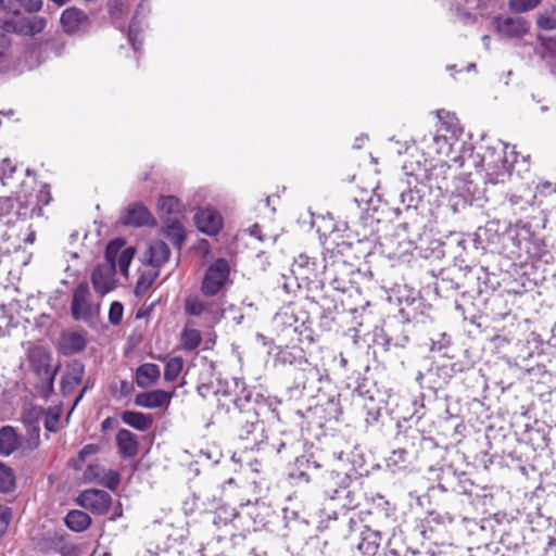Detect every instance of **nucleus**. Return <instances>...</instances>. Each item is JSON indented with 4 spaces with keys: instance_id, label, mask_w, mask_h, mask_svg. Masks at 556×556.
Here are the masks:
<instances>
[{
    "instance_id": "b1692460",
    "label": "nucleus",
    "mask_w": 556,
    "mask_h": 556,
    "mask_svg": "<svg viewBox=\"0 0 556 556\" xmlns=\"http://www.w3.org/2000/svg\"><path fill=\"white\" fill-rule=\"evenodd\" d=\"M15 208V215L17 218H31L34 213L37 212V214H40L41 208L40 207H34L30 213L27 212L26 207H23L15 199L13 198H1L0 199V212L2 215L11 214Z\"/></svg>"
},
{
    "instance_id": "393cba45",
    "label": "nucleus",
    "mask_w": 556,
    "mask_h": 556,
    "mask_svg": "<svg viewBox=\"0 0 556 556\" xmlns=\"http://www.w3.org/2000/svg\"><path fill=\"white\" fill-rule=\"evenodd\" d=\"M64 522L70 530L74 532H83L91 525V518L83 510L73 509L67 513Z\"/></svg>"
},
{
    "instance_id": "a18cd8bd",
    "label": "nucleus",
    "mask_w": 556,
    "mask_h": 556,
    "mask_svg": "<svg viewBox=\"0 0 556 556\" xmlns=\"http://www.w3.org/2000/svg\"><path fill=\"white\" fill-rule=\"evenodd\" d=\"M124 307L122 303L115 301L111 304L109 311V320L112 325H118L122 321Z\"/></svg>"
},
{
    "instance_id": "4d7b16f0",
    "label": "nucleus",
    "mask_w": 556,
    "mask_h": 556,
    "mask_svg": "<svg viewBox=\"0 0 556 556\" xmlns=\"http://www.w3.org/2000/svg\"><path fill=\"white\" fill-rule=\"evenodd\" d=\"M61 556H77V548L74 545H64L60 548Z\"/></svg>"
},
{
    "instance_id": "0eeeda50",
    "label": "nucleus",
    "mask_w": 556,
    "mask_h": 556,
    "mask_svg": "<svg viewBox=\"0 0 556 556\" xmlns=\"http://www.w3.org/2000/svg\"><path fill=\"white\" fill-rule=\"evenodd\" d=\"M494 25L497 34L508 39H521L531 28V23L523 16H497Z\"/></svg>"
},
{
    "instance_id": "774afa93",
    "label": "nucleus",
    "mask_w": 556,
    "mask_h": 556,
    "mask_svg": "<svg viewBox=\"0 0 556 556\" xmlns=\"http://www.w3.org/2000/svg\"><path fill=\"white\" fill-rule=\"evenodd\" d=\"M285 446V443H280L279 446L277 447V452L280 453Z\"/></svg>"
},
{
    "instance_id": "3c124183",
    "label": "nucleus",
    "mask_w": 556,
    "mask_h": 556,
    "mask_svg": "<svg viewBox=\"0 0 556 556\" xmlns=\"http://www.w3.org/2000/svg\"><path fill=\"white\" fill-rule=\"evenodd\" d=\"M364 388H365L364 384H359L354 390V392H353L354 400L359 399L364 403H366L368 401L370 404H374L375 397L370 394L369 390H365Z\"/></svg>"
},
{
    "instance_id": "09e8293b",
    "label": "nucleus",
    "mask_w": 556,
    "mask_h": 556,
    "mask_svg": "<svg viewBox=\"0 0 556 556\" xmlns=\"http://www.w3.org/2000/svg\"><path fill=\"white\" fill-rule=\"evenodd\" d=\"M0 9L8 13L18 15L21 12V0H0Z\"/></svg>"
},
{
    "instance_id": "7c9ffc66",
    "label": "nucleus",
    "mask_w": 556,
    "mask_h": 556,
    "mask_svg": "<svg viewBox=\"0 0 556 556\" xmlns=\"http://www.w3.org/2000/svg\"><path fill=\"white\" fill-rule=\"evenodd\" d=\"M409 340L406 326L396 324V326L387 334V344L397 348H404Z\"/></svg>"
},
{
    "instance_id": "aec40b11",
    "label": "nucleus",
    "mask_w": 556,
    "mask_h": 556,
    "mask_svg": "<svg viewBox=\"0 0 556 556\" xmlns=\"http://www.w3.org/2000/svg\"><path fill=\"white\" fill-rule=\"evenodd\" d=\"M161 377L160 367L153 363H144L136 369L135 380L139 388L147 389L155 384Z\"/></svg>"
},
{
    "instance_id": "6e6d98bb",
    "label": "nucleus",
    "mask_w": 556,
    "mask_h": 556,
    "mask_svg": "<svg viewBox=\"0 0 556 556\" xmlns=\"http://www.w3.org/2000/svg\"><path fill=\"white\" fill-rule=\"evenodd\" d=\"M457 16L464 23H471L475 21V16L470 12L462 10V9L457 10Z\"/></svg>"
},
{
    "instance_id": "1a4fd4ad",
    "label": "nucleus",
    "mask_w": 556,
    "mask_h": 556,
    "mask_svg": "<svg viewBox=\"0 0 556 556\" xmlns=\"http://www.w3.org/2000/svg\"><path fill=\"white\" fill-rule=\"evenodd\" d=\"M48 21L43 16H20L15 20L8 21L5 23V29L20 36L33 37L41 34L45 30Z\"/></svg>"
},
{
    "instance_id": "58836bf2",
    "label": "nucleus",
    "mask_w": 556,
    "mask_h": 556,
    "mask_svg": "<svg viewBox=\"0 0 556 556\" xmlns=\"http://www.w3.org/2000/svg\"><path fill=\"white\" fill-rule=\"evenodd\" d=\"M45 414L46 416L42 418L45 428L49 432H56L61 417V409L56 407H49L48 409H45Z\"/></svg>"
},
{
    "instance_id": "864d4df0",
    "label": "nucleus",
    "mask_w": 556,
    "mask_h": 556,
    "mask_svg": "<svg viewBox=\"0 0 556 556\" xmlns=\"http://www.w3.org/2000/svg\"><path fill=\"white\" fill-rule=\"evenodd\" d=\"M364 407L367 409V424H372L377 421L378 418L380 417V410L377 407L376 402L374 404L369 403V406L367 405V403H364Z\"/></svg>"
},
{
    "instance_id": "2eb2a0df",
    "label": "nucleus",
    "mask_w": 556,
    "mask_h": 556,
    "mask_svg": "<svg viewBox=\"0 0 556 556\" xmlns=\"http://www.w3.org/2000/svg\"><path fill=\"white\" fill-rule=\"evenodd\" d=\"M382 539L383 533L381 531L365 527L361 533L357 549L365 556H375L379 551Z\"/></svg>"
},
{
    "instance_id": "bf43d9fd",
    "label": "nucleus",
    "mask_w": 556,
    "mask_h": 556,
    "mask_svg": "<svg viewBox=\"0 0 556 556\" xmlns=\"http://www.w3.org/2000/svg\"><path fill=\"white\" fill-rule=\"evenodd\" d=\"M508 200L511 206H519L521 210L523 208V204H528L522 197L516 194H511Z\"/></svg>"
},
{
    "instance_id": "cd10ccee",
    "label": "nucleus",
    "mask_w": 556,
    "mask_h": 556,
    "mask_svg": "<svg viewBox=\"0 0 556 556\" xmlns=\"http://www.w3.org/2000/svg\"><path fill=\"white\" fill-rule=\"evenodd\" d=\"M159 274L160 271L156 268L143 270L140 274L135 287L136 296H142L152 287V285L159 277Z\"/></svg>"
},
{
    "instance_id": "a19ab883",
    "label": "nucleus",
    "mask_w": 556,
    "mask_h": 556,
    "mask_svg": "<svg viewBox=\"0 0 556 556\" xmlns=\"http://www.w3.org/2000/svg\"><path fill=\"white\" fill-rule=\"evenodd\" d=\"M179 201L173 195L161 197L157 202L159 210L164 214H173L178 211Z\"/></svg>"
},
{
    "instance_id": "69168bd1",
    "label": "nucleus",
    "mask_w": 556,
    "mask_h": 556,
    "mask_svg": "<svg viewBox=\"0 0 556 556\" xmlns=\"http://www.w3.org/2000/svg\"><path fill=\"white\" fill-rule=\"evenodd\" d=\"M50 1L53 2L54 4H56L58 7H63L70 2V0H50Z\"/></svg>"
},
{
    "instance_id": "f3484780",
    "label": "nucleus",
    "mask_w": 556,
    "mask_h": 556,
    "mask_svg": "<svg viewBox=\"0 0 556 556\" xmlns=\"http://www.w3.org/2000/svg\"><path fill=\"white\" fill-rule=\"evenodd\" d=\"M118 453L124 458H132L139 452V442L135 433L127 429H119L116 433Z\"/></svg>"
},
{
    "instance_id": "a878e982",
    "label": "nucleus",
    "mask_w": 556,
    "mask_h": 556,
    "mask_svg": "<svg viewBox=\"0 0 556 556\" xmlns=\"http://www.w3.org/2000/svg\"><path fill=\"white\" fill-rule=\"evenodd\" d=\"M332 458H333V455L331 456V458H329L327 460L326 465L318 463L314 458V455H312L309 458H298L296 464L299 465V467H305V470L300 471L299 473H292L291 476L296 477L299 479H303L305 482H308L311 479L309 471L317 470V469H320L321 467L326 466L327 472L323 476V478H324L326 475H328V472L330 470V467H328V464H329V462L332 460Z\"/></svg>"
},
{
    "instance_id": "7ed1b4c3",
    "label": "nucleus",
    "mask_w": 556,
    "mask_h": 556,
    "mask_svg": "<svg viewBox=\"0 0 556 556\" xmlns=\"http://www.w3.org/2000/svg\"><path fill=\"white\" fill-rule=\"evenodd\" d=\"M482 166L485 170V182L492 185L504 182L510 176L513 167L504 149H488L482 157Z\"/></svg>"
},
{
    "instance_id": "052dcab7",
    "label": "nucleus",
    "mask_w": 556,
    "mask_h": 556,
    "mask_svg": "<svg viewBox=\"0 0 556 556\" xmlns=\"http://www.w3.org/2000/svg\"><path fill=\"white\" fill-rule=\"evenodd\" d=\"M115 425H116V420H115L114 418H112V417H106V418L102 421V424H101V430H102L103 432H106V431H109V430L113 429V428L115 427Z\"/></svg>"
},
{
    "instance_id": "39448f33",
    "label": "nucleus",
    "mask_w": 556,
    "mask_h": 556,
    "mask_svg": "<svg viewBox=\"0 0 556 556\" xmlns=\"http://www.w3.org/2000/svg\"><path fill=\"white\" fill-rule=\"evenodd\" d=\"M230 274L229 263L225 258H217L206 270L201 291L205 296L216 295L228 281Z\"/></svg>"
},
{
    "instance_id": "9b49d317",
    "label": "nucleus",
    "mask_w": 556,
    "mask_h": 556,
    "mask_svg": "<svg viewBox=\"0 0 556 556\" xmlns=\"http://www.w3.org/2000/svg\"><path fill=\"white\" fill-rule=\"evenodd\" d=\"M61 25L66 34H76L89 26L87 14L77 8H67L61 14Z\"/></svg>"
},
{
    "instance_id": "dca6fc26",
    "label": "nucleus",
    "mask_w": 556,
    "mask_h": 556,
    "mask_svg": "<svg viewBox=\"0 0 556 556\" xmlns=\"http://www.w3.org/2000/svg\"><path fill=\"white\" fill-rule=\"evenodd\" d=\"M318 265L316 261L306 254H300L294 258L291 271L296 279L312 280L317 276Z\"/></svg>"
},
{
    "instance_id": "c03bdc74",
    "label": "nucleus",
    "mask_w": 556,
    "mask_h": 556,
    "mask_svg": "<svg viewBox=\"0 0 556 556\" xmlns=\"http://www.w3.org/2000/svg\"><path fill=\"white\" fill-rule=\"evenodd\" d=\"M100 447L97 444H87L78 453L77 459L75 460V468H80V465L85 463L86 458L90 455L99 453Z\"/></svg>"
},
{
    "instance_id": "f8f14e48",
    "label": "nucleus",
    "mask_w": 556,
    "mask_h": 556,
    "mask_svg": "<svg viewBox=\"0 0 556 556\" xmlns=\"http://www.w3.org/2000/svg\"><path fill=\"white\" fill-rule=\"evenodd\" d=\"M194 223L201 232L207 235L217 233L223 226V218L213 208H200L194 215Z\"/></svg>"
},
{
    "instance_id": "412c9836",
    "label": "nucleus",
    "mask_w": 556,
    "mask_h": 556,
    "mask_svg": "<svg viewBox=\"0 0 556 556\" xmlns=\"http://www.w3.org/2000/svg\"><path fill=\"white\" fill-rule=\"evenodd\" d=\"M87 338L84 331H72L63 333L60 345L65 355H71L83 351L86 348Z\"/></svg>"
},
{
    "instance_id": "6e6552de",
    "label": "nucleus",
    "mask_w": 556,
    "mask_h": 556,
    "mask_svg": "<svg viewBox=\"0 0 556 556\" xmlns=\"http://www.w3.org/2000/svg\"><path fill=\"white\" fill-rule=\"evenodd\" d=\"M77 503L96 515H104L111 506L112 497L106 491L89 489L79 494Z\"/></svg>"
},
{
    "instance_id": "bb28decb",
    "label": "nucleus",
    "mask_w": 556,
    "mask_h": 556,
    "mask_svg": "<svg viewBox=\"0 0 556 556\" xmlns=\"http://www.w3.org/2000/svg\"><path fill=\"white\" fill-rule=\"evenodd\" d=\"M185 312L190 316H201L212 313V304L199 296H188L185 300Z\"/></svg>"
},
{
    "instance_id": "473e14b6",
    "label": "nucleus",
    "mask_w": 556,
    "mask_h": 556,
    "mask_svg": "<svg viewBox=\"0 0 556 556\" xmlns=\"http://www.w3.org/2000/svg\"><path fill=\"white\" fill-rule=\"evenodd\" d=\"M40 444V428L27 429V438L22 440L21 454L26 455L39 447Z\"/></svg>"
},
{
    "instance_id": "338daca9",
    "label": "nucleus",
    "mask_w": 556,
    "mask_h": 556,
    "mask_svg": "<svg viewBox=\"0 0 556 556\" xmlns=\"http://www.w3.org/2000/svg\"><path fill=\"white\" fill-rule=\"evenodd\" d=\"M340 363H341V366H342V367H345V366H346V364H348V361H346V358L341 357Z\"/></svg>"
},
{
    "instance_id": "a211bd4d",
    "label": "nucleus",
    "mask_w": 556,
    "mask_h": 556,
    "mask_svg": "<svg viewBox=\"0 0 556 556\" xmlns=\"http://www.w3.org/2000/svg\"><path fill=\"white\" fill-rule=\"evenodd\" d=\"M170 256V249L162 240L152 241L146 252V258L148 264L152 268L159 269L163 266Z\"/></svg>"
},
{
    "instance_id": "c756f323",
    "label": "nucleus",
    "mask_w": 556,
    "mask_h": 556,
    "mask_svg": "<svg viewBox=\"0 0 556 556\" xmlns=\"http://www.w3.org/2000/svg\"><path fill=\"white\" fill-rule=\"evenodd\" d=\"M43 416H46L45 408L33 405L24 409L22 420L27 429L40 428L39 422L42 420Z\"/></svg>"
},
{
    "instance_id": "f704fd0d",
    "label": "nucleus",
    "mask_w": 556,
    "mask_h": 556,
    "mask_svg": "<svg viewBox=\"0 0 556 556\" xmlns=\"http://www.w3.org/2000/svg\"><path fill=\"white\" fill-rule=\"evenodd\" d=\"M536 26L543 30L556 29V8L539 13L536 15Z\"/></svg>"
},
{
    "instance_id": "de8ad7c7",
    "label": "nucleus",
    "mask_w": 556,
    "mask_h": 556,
    "mask_svg": "<svg viewBox=\"0 0 556 556\" xmlns=\"http://www.w3.org/2000/svg\"><path fill=\"white\" fill-rule=\"evenodd\" d=\"M16 167L12 164L10 159H3L0 161V179L4 182L15 173Z\"/></svg>"
},
{
    "instance_id": "e433bc0d",
    "label": "nucleus",
    "mask_w": 556,
    "mask_h": 556,
    "mask_svg": "<svg viewBox=\"0 0 556 556\" xmlns=\"http://www.w3.org/2000/svg\"><path fill=\"white\" fill-rule=\"evenodd\" d=\"M15 483V476L13 470L0 462V492H10Z\"/></svg>"
},
{
    "instance_id": "20e7f679",
    "label": "nucleus",
    "mask_w": 556,
    "mask_h": 556,
    "mask_svg": "<svg viewBox=\"0 0 556 556\" xmlns=\"http://www.w3.org/2000/svg\"><path fill=\"white\" fill-rule=\"evenodd\" d=\"M100 305L90 301V291L86 282L79 283L74 292L71 303V313L75 320L88 321L99 315Z\"/></svg>"
},
{
    "instance_id": "49530a36",
    "label": "nucleus",
    "mask_w": 556,
    "mask_h": 556,
    "mask_svg": "<svg viewBox=\"0 0 556 556\" xmlns=\"http://www.w3.org/2000/svg\"><path fill=\"white\" fill-rule=\"evenodd\" d=\"M119 475L115 470H108L101 479V483L110 490H115L119 484Z\"/></svg>"
},
{
    "instance_id": "5701e85b",
    "label": "nucleus",
    "mask_w": 556,
    "mask_h": 556,
    "mask_svg": "<svg viewBox=\"0 0 556 556\" xmlns=\"http://www.w3.org/2000/svg\"><path fill=\"white\" fill-rule=\"evenodd\" d=\"M122 420L126 425L139 431H147L153 425V418L150 415L134 410L123 412Z\"/></svg>"
},
{
    "instance_id": "f257e3e1",
    "label": "nucleus",
    "mask_w": 556,
    "mask_h": 556,
    "mask_svg": "<svg viewBox=\"0 0 556 556\" xmlns=\"http://www.w3.org/2000/svg\"><path fill=\"white\" fill-rule=\"evenodd\" d=\"M330 470L324 477L323 488L326 496L338 501L344 509H354L361 504L362 492L359 488L361 473L344 453H333L329 462Z\"/></svg>"
},
{
    "instance_id": "603ef678",
    "label": "nucleus",
    "mask_w": 556,
    "mask_h": 556,
    "mask_svg": "<svg viewBox=\"0 0 556 556\" xmlns=\"http://www.w3.org/2000/svg\"><path fill=\"white\" fill-rule=\"evenodd\" d=\"M330 285L334 290L348 292L353 289L352 282L350 280L334 277L330 280Z\"/></svg>"
},
{
    "instance_id": "6ab92c4d",
    "label": "nucleus",
    "mask_w": 556,
    "mask_h": 556,
    "mask_svg": "<svg viewBox=\"0 0 556 556\" xmlns=\"http://www.w3.org/2000/svg\"><path fill=\"white\" fill-rule=\"evenodd\" d=\"M22 439L12 426L0 428V455L10 456L21 450Z\"/></svg>"
},
{
    "instance_id": "f03ea898",
    "label": "nucleus",
    "mask_w": 556,
    "mask_h": 556,
    "mask_svg": "<svg viewBox=\"0 0 556 556\" xmlns=\"http://www.w3.org/2000/svg\"><path fill=\"white\" fill-rule=\"evenodd\" d=\"M269 407L268 400L252 390L242 389L233 399L232 420L241 440L257 444L264 434V425L260 421L262 412Z\"/></svg>"
},
{
    "instance_id": "4be33fe9",
    "label": "nucleus",
    "mask_w": 556,
    "mask_h": 556,
    "mask_svg": "<svg viewBox=\"0 0 556 556\" xmlns=\"http://www.w3.org/2000/svg\"><path fill=\"white\" fill-rule=\"evenodd\" d=\"M85 375V367L81 362L74 361L67 366V370L62 379V389L64 392L71 391L80 384Z\"/></svg>"
},
{
    "instance_id": "ea45409f",
    "label": "nucleus",
    "mask_w": 556,
    "mask_h": 556,
    "mask_svg": "<svg viewBox=\"0 0 556 556\" xmlns=\"http://www.w3.org/2000/svg\"><path fill=\"white\" fill-rule=\"evenodd\" d=\"M141 33H142L141 23L136 17H134L129 24L128 39H129L134 50H136V51H138L142 45Z\"/></svg>"
},
{
    "instance_id": "c85d7f7f",
    "label": "nucleus",
    "mask_w": 556,
    "mask_h": 556,
    "mask_svg": "<svg viewBox=\"0 0 556 556\" xmlns=\"http://www.w3.org/2000/svg\"><path fill=\"white\" fill-rule=\"evenodd\" d=\"M191 323H187L182 333H181V344L185 350L193 351L195 350L201 341L202 337L198 329L190 327Z\"/></svg>"
},
{
    "instance_id": "13d9d810",
    "label": "nucleus",
    "mask_w": 556,
    "mask_h": 556,
    "mask_svg": "<svg viewBox=\"0 0 556 556\" xmlns=\"http://www.w3.org/2000/svg\"><path fill=\"white\" fill-rule=\"evenodd\" d=\"M10 45L9 38L0 33V59L4 56L5 51L8 50Z\"/></svg>"
},
{
    "instance_id": "37998d69",
    "label": "nucleus",
    "mask_w": 556,
    "mask_h": 556,
    "mask_svg": "<svg viewBox=\"0 0 556 556\" xmlns=\"http://www.w3.org/2000/svg\"><path fill=\"white\" fill-rule=\"evenodd\" d=\"M462 197L464 198L465 202L471 203L475 200H478L480 198V191L476 186H472V181H466L464 182V186L462 187Z\"/></svg>"
},
{
    "instance_id": "8fccbe9b",
    "label": "nucleus",
    "mask_w": 556,
    "mask_h": 556,
    "mask_svg": "<svg viewBox=\"0 0 556 556\" xmlns=\"http://www.w3.org/2000/svg\"><path fill=\"white\" fill-rule=\"evenodd\" d=\"M42 7V0H21V10L23 9L30 14L41 11Z\"/></svg>"
},
{
    "instance_id": "423d86ee",
    "label": "nucleus",
    "mask_w": 556,
    "mask_h": 556,
    "mask_svg": "<svg viewBox=\"0 0 556 556\" xmlns=\"http://www.w3.org/2000/svg\"><path fill=\"white\" fill-rule=\"evenodd\" d=\"M28 359L33 370L40 378L41 382L45 383V388L48 391H52L56 368L52 369L50 365V354L42 348L36 346L29 350Z\"/></svg>"
},
{
    "instance_id": "ddd939ff",
    "label": "nucleus",
    "mask_w": 556,
    "mask_h": 556,
    "mask_svg": "<svg viewBox=\"0 0 556 556\" xmlns=\"http://www.w3.org/2000/svg\"><path fill=\"white\" fill-rule=\"evenodd\" d=\"M172 396V392L157 389L138 393L135 397V403L144 408H161L169 405Z\"/></svg>"
},
{
    "instance_id": "9d476101",
    "label": "nucleus",
    "mask_w": 556,
    "mask_h": 556,
    "mask_svg": "<svg viewBox=\"0 0 556 556\" xmlns=\"http://www.w3.org/2000/svg\"><path fill=\"white\" fill-rule=\"evenodd\" d=\"M116 270L112 264H99L91 273V283L94 291L104 296L115 288Z\"/></svg>"
},
{
    "instance_id": "4468645a",
    "label": "nucleus",
    "mask_w": 556,
    "mask_h": 556,
    "mask_svg": "<svg viewBox=\"0 0 556 556\" xmlns=\"http://www.w3.org/2000/svg\"><path fill=\"white\" fill-rule=\"evenodd\" d=\"M122 223L126 226L141 227L153 224L154 218L144 205L134 203L126 208Z\"/></svg>"
},
{
    "instance_id": "2f4dec72",
    "label": "nucleus",
    "mask_w": 556,
    "mask_h": 556,
    "mask_svg": "<svg viewBox=\"0 0 556 556\" xmlns=\"http://www.w3.org/2000/svg\"><path fill=\"white\" fill-rule=\"evenodd\" d=\"M125 249V240L124 239H115L109 242L105 248L104 253V263L103 264H112L113 268L116 270V260L122 254V251Z\"/></svg>"
},
{
    "instance_id": "c9c22d12",
    "label": "nucleus",
    "mask_w": 556,
    "mask_h": 556,
    "mask_svg": "<svg viewBox=\"0 0 556 556\" xmlns=\"http://www.w3.org/2000/svg\"><path fill=\"white\" fill-rule=\"evenodd\" d=\"M165 237L175 245L180 248L185 241V229L179 223H172L164 231Z\"/></svg>"
},
{
    "instance_id": "e2e57ef3",
    "label": "nucleus",
    "mask_w": 556,
    "mask_h": 556,
    "mask_svg": "<svg viewBox=\"0 0 556 556\" xmlns=\"http://www.w3.org/2000/svg\"><path fill=\"white\" fill-rule=\"evenodd\" d=\"M211 391V387L208 384H200L198 387V392L200 393V395H202L203 397H205Z\"/></svg>"
},
{
    "instance_id": "79ce46f5",
    "label": "nucleus",
    "mask_w": 556,
    "mask_h": 556,
    "mask_svg": "<svg viewBox=\"0 0 556 556\" xmlns=\"http://www.w3.org/2000/svg\"><path fill=\"white\" fill-rule=\"evenodd\" d=\"M135 255V249L134 248H125L122 251V254L116 260V268L118 267L121 273L124 275H127L128 267L132 261V257Z\"/></svg>"
},
{
    "instance_id": "5fc2aeb1",
    "label": "nucleus",
    "mask_w": 556,
    "mask_h": 556,
    "mask_svg": "<svg viewBox=\"0 0 556 556\" xmlns=\"http://www.w3.org/2000/svg\"><path fill=\"white\" fill-rule=\"evenodd\" d=\"M401 201L403 204H406L407 207L415 205V198L412 191L408 192H402L401 193Z\"/></svg>"
},
{
    "instance_id": "72a5a7b5",
    "label": "nucleus",
    "mask_w": 556,
    "mask_h": 556,
    "mask_svg": "<svg viewBox=\"0 0 556 556\" xmlns=\"http://www.w3.org/2000/svg\"><path fill=\"white\" fill-rule=\"evenodd\" d=\"M184 367L181 357H172L166 362L164 369V379L167 382H174L180 375Z\"/></svg>"
},
{
    "instance_id": "0e129e2a",
    "label": "nucleus",
    "mask_w": 556,
    "mask_h": 556,
    "mask_svg": "<svg viewBox=\"0 0 556 556\" xmlns=\"http://www.w3.org/2000/svg\"><path fill=\"white\" fill-rule=\"evenodd\" d=\"M40 200L45 197V204H49L50 195L49 192L46 190H41L39 193Z\"/></svg>"
},
{
    "instance_id": "4c0bfd02",
    "label": "nucleus",
    "mask_w": 556,
    "mask_h": 556,
    "mask_svg": "<svg viewBox=\"0 0 556 556\" xmlns=\"http://www.w3.org/2000/svg\"><path fill=\"white\" fill-rule=\"evenodd\" d=\"M543 0H508V8L516 14H523L536 9Z\"/></svg>"
},
{
    "instance_id": "680f3d73",
    "label": "nucleus",
    "mask_w": 556,
    "mask_h": 556,
    "mask_svg": "<svg viewBox=\"0 0 556 556\" xmlns=\"http://www.w3.org/2000/svg\"><path fill=\"white\" fill-rule=\"evenodd\" d=\"M248 231L250 236L257 238L260 241H263L262 229L257 224L249 227Z\"/></svg>"
}]
</instances>
